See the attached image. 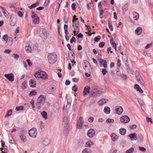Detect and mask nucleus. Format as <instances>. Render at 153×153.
I'll list each match as a JSON object with an SVG mask.
<instances>
[{
    "mask_svg": "<svg viewBox=\"0 0 153 153\" xmlns=\"http://www.w3.org/2000/svg\"><path fill=\"white\" fill-rule=\"evenodd\" d=\"M47 58L49 62L51 64L54 63L57 59V55L55 52L48 53Z\"/></svg>",
    "mask_w": 153,
    "mask_h": 153,
    "instance_id": "obj_1",
    "label": "nucleus"
},
{
    "mask_svg": "<svg viewBox=\"0 0 153 153\" xmlns=\"http://www.w3.org/2000/svg\"><path fill=\"white\" fill-rule=\"evenodd\" d=\"M62 123L64 126V128L63 129V134L64 135L66 136L68 134L69 126L68 120L67 117L65 116L63 117Z\"/></svg>",
    "mask_w": 153,
    "mask_h": 153,
    "instance_id": "obj_2",
    "label": "nucleus"
},
{
    "mask_svg": "<svg viewBox=\"0 0 153 153\" xmlns=\"http://www.w3.org/2000/svg\"><path fill=\"white\" fill-rule=\"evenodd\" d=\"M34 76L36 78H41L45 80L48 78V75L44 71L36 72Z\"/></svg>",
    "mask_w": 153,
    "mask_h": 153,
    "instance_id": "obj_3",
    "label": "nucleus"
},
{
    "mask_svg": "<svg viewBox=\"0 0 153 153\" xmlns=\"http://www.w3.org/2000/svg\"><path fill=\"white\" fill-rule=\"evenodd\" d=\"M73 26L74 30L73 32L74 35H76L79 32V22L78 20L74 21H72Z\"/></svg>",
    "mask_w": 153,
    "mask_h": 153,
    "instance_id": "obj_4",
    "label": "nucleus"
},
{
    "mask_svg": "<svg viewBox=\"0 0 153 153\" xmlns=\"http://www.w3.org/2000/svg\"><path fill=\"white\" fill-rule=\"evenodd\" d=\"M31 16L33 19V24L36 25L39 23L40 19L34 12L32 11Z\"/></svg>",
    "mask_w": 153,
    "mask_h": 153,
    "instance_id": "obj_5",
    "label": "nucleus"
},
{
    "mask_svg": "<svg viewBox=\"0 0 153 153\" xmlns=\"http://www.w3.org/2000/svg\"><path fill=\"white\" fill-rule=\"evenodd\" d=\"M37 134V131L36 128H33L29 131V135L32 138H36Z\"/></svg>",
    "mask_w": 153,
    "mask_h": 153,
    "instance_id": "obj_6",
    "label": "nucleus"
},
{
    "mask_svg": "<svg viewBox=\"0 0 153 153\" xmlns=\"http://www.w3.org/2000/svg\"><path fill=\"white\" fill-rule=\"evenodd\" d=\"M120 121L124 123H128L130 121L129 117L126 115L120 117Z\"/></svg>",
    "mask_w": 153,
    "mask_h": 153,
    "instance_id": "obj_7",
    "label": "nucleus"
},
{
    "mask_svg": "<svg viewBox=\"0 0 153 153\" xmlns=\"http://www.w3.org/2000/svg\"><path fill=\"white\" fill-rule=\"evenodd\" d=\"M83 117H80L77 121V128L79 129H81L83 126Z\"/></svg>",
    "mask_w": 153,
    "mask_h": 153,
    "instance_id": "obj_8",
    "label": "nucleus"
},
{
    "mask_svg": "<svg viewBox=\"0 0 153 153\" xmlns=\"http://www.w3.org/2000/svg\"><path fill=\"white\" fill-rule=\"evenodd\" d=\"M95 134V131L92 129H89L88 131L87 135L90 138L93 137Z\"/></svg>",
    "mask_w": 153,
    "mask_h": 153,
    "instance_id": "obj_9",
    "label": "nucleus"
},
{
    "mask_svg": "<svg viewBox=\"0 0 153 153\" xmlns=\"http://www.w3.org/2000/svg\"><path fill=\"white\" fill-rule=\"evenodd\" d=\"M4 76L7 79L11 82H13L14 81V75L13 74L10 73V74H5Z\"/></svg>",
    "mask_w": 153,
    "mask_h": 153,
    "instance_id": "obj_10",
    "label": "nucleus"
},
{
    "mask_svg": "<svg viewBox=\"0 0 153 153\" xmlns=\"http://www.w3.org/2000/svg\"><path fill=\"white\" fill-rule=\"evenodd\" d=\"M25 132L22 131V132L20 133L19 135V137L21 140L23 142H26L27 140V138L25 136Z\"/></svg>",
    "mask_w": 153,
    "mask_h": 153,
    "instance_id": "obj_11",
    "label": "nucleus"
},
{
    "mask_svg": "<svg viewBox=\"0 0 153 153\" xmlns=\"http://www.w3.org/2000/svg\"><path fill=\"white\" fill-rule=\"evenodd\" d=\"M108 37L110 38V43L113 48L115 49V50H116L117 45L115 43V42L113 39V37H110L109 36H108Z\"/></svg>",
    "mask_w": 153,
    "mask_h": 153,
    "instance_id": "obj_12",
    "label": "nucleus"
},
{
    "mask_svg": "<svg viewBox=\"0 0 153 153\" xmlns=\"http://www.w3.org/2000/svg\"><path fill=\"white\" fill-rule=\"evenodd\" d=\"M115 110L116 113L119 115L121 114L123 111V108L120 106L116 107Z\"/></svg>",
    "mask_w": 153,
    "mask_h": 153,
    "instance_id": "obj_13",
    "label": "nucleus"
},
{
    "mask_svg": "<svg viewBox=\"0 0 153 153\" xmlns=\"http://www.w3.org/2000/svg\"><path fill=\"white\" fill-rule=\"evenodd\" d=\"M90 88L89 86H86L85 87L83 90V96H85L86 95L88 94L89 93Z\"/></svg>",
    "mask_w": 153,
    "mask_h": 153,
    "instance_id": "obj_14",
    "label": "nucleus"
},
{
    "mask_svg": "<svg viewBox=\"0 0 153 153\" xmlns=\"http://www.w3.org/2000/svg\"><path fill=\"white\" fill-rule=\"evenodd\" d=\"M108 100L105 99H102L100 100L98 102V104L100 106H102Z\"/></svg>",
    "mask_w": 153,
    "mask_h": 153,
    "instance_id": "obj_15",
    "label": "nucleus"
},
{
    "mask_svg": "<svg viewBox=\"0 0 153 153\" xmlns=\"http://www.w3.org/2000/svg\"><path fill=\"white\" fill-rule=\"evenodd\" d=\"M134 88L137 91L139 92L140 93H142L143 91L140 87V86L137 84H135L134 86Z\"/></svg>",
    "mask_w": 153,
    "mask_h": 153,
    "instance_id": "obj_16",
    "label": "nucleus"
},
{
    "mask_svg": "<svg viewBox=\"0 0 153 153\" xmlns=\"http://www.w3.org/2000/svg\"><path fill=\"white\" fill-rule=\"evenodd\" d=\"M29 85L30 87L32 88L35 87L36 86V82L35 80L30 79L29 82Z\"/></svg>",
    "mask_w": 153,
    "mask_h": 153,
    "instance_id": "obj_17",
    "label": "nucleus"
},
{
    "mask_svg": "<svg viewBox=\"0 0 153 153\" xmlns=\"http://www.w3.org/2000/svg\"><path fill=\"white\" fill-rule=\"evenodd\" d=\"M128 137H129L130 140H135L137 139L136 134L135 133L130 134Z\"/></svg>",
    "mask_w": 153,
    "mask_h": 153,
    "instance_id": "obj_18",
    "label": "nucleus"
},
{
    "mask_svg": "<svg viewBox=\"0 0 153 153\" xmlns=\"http://www.w3.org/2000/svg\"><path fill=\"white\" fill-rule=\"evenodd\" d=\"M45 100V97L42 95H40L37 99V101L43 103Z\"/></svg>",
    "mask_w": 153,
    "mask_h": 153,
    "instance_id": "obj_19",
    "label": "nucleus"
},
{
    "mask_svg": "<svg viewBox=\"0 0 153 153\" xmlns=\"http://www.w3.org/2000/svg\"><path fill=\"white\" fill-rule=\"evenodd\" d=\"M92 92L94 93H98L99 94V88L97 86H94L92 87Z\"/></svg>",
    "mask_w": 153,
    "mask_h": 153,
    "instance_id": "obj_20",
    "label": "nucleus"
},
{
    "mask_svg": "<svg viewBox=\"0 0 153 153\" xmlns=\"http://www.w3.org/2000/svg\"><path fill=\"white\" fill-rule=\"evenodd\" d=\"M133 14L134 19L136 20H138L139 19V14L138 13L134 12L133 13Z\"/></svg>",
    "mask_w": 153,
    "mask_h": 153,
    "instance_id": "obj_21",
    "label": "nucleus"
},
{
    "mask_svg": "<svg viewBox=\"0 0 153 153\" xmlns=\"http://www.w3.org/2000/svg\"><path fill=\"white\" fill-rule=\"evenodd\" d=\"M142 32V28L140 27H138L136 29L135 32L136 34L139 35H140Z\"/></svg>",
    "mask_w": 153,
    "mask_h": 153,
    "instance_id": "obj_22",
    "label": "nucleus"
},
{
    "mask_svg": "<svg viewBox=\"0 0 153 153\" xmlns=\"http://www.w3.org/2000/svg\"><path fill=\"white\" fill-rule=\"evenodd\" d=\"M9 45L11 46L13 44V39L11 37H9L8 39L6 41Z\"/></svg>",
    "mask_w": 153,
    "mask_h": 153,
    "instance_id": "obj_23",
    "label": "nucleus"
},
{
    "mask_svg": "<svg viewBox=\"0 0 153 153\" xmlns=\"http://www.w3.org/2000/svg\"><path fill=\"white\" fill-rule=\"evenodd\" d=\"M137 81L139 82L141 84L143 85L144 84V82L141 77V76H137L136 77Z\"/></svg>",
    "mask_w": 153,
    "mask_h": 153,
    "instance_id": "obj_24",
    "label": "nucleus"
},
{
    "mask_svg": "<svg viewBox=\"0 0 153 153\" xmlns=\"http://www.w3.org/2000/svg\"><path fill=\"white\" fill-rule=\"evenodd\" d=\"M110 109L108 106H105L104 109V112L106 114H109L110 112Z\"/></svg>",
    "mask_w": 153,
    "mask_h": 153,
    "instance_id": "obj_25",
    "label": "nucleus"
},
{
    "mask_svg": "<svg viewBox=\"0 0 153 153\" xmlns=\"http://www.w3.org/2000/svg\"><path fill=\"white\" fill-rule=\"evenodd\" d=\"M42 34L44 35L43 37L44 38H46L48 36V34L46 30H43L42 31Z\"/></svg>",
    "mask_w": 153,
    "mask_h": 153,
    "instance_id": "obj_26",
    "label": "nucleus"
},
{
    "mask_svg": "<svg viewBox=\"0 0 153 153\" xmlns=\"http://www.w3.org/2000/svg\"><path fill=\"white\" fill-rule=\"evenodd\" d=\"M43 104V103L37 101L36 103V107L38 109H40L41 108Z\"/></svg>",
    "mask_w": 153,
    "mask_h": 153,
    "instance_id": "obj_27",
    "label": "nucleus"
},
{
    "mask_svg": "<svg viewBox=\"0 0 153 153\" xmlns=\"http://www.w3.org/2000/svg\"><path fill=\"white\" fill-rule=\"evenodd\" d=\"M39 4V2H36L35 3L32 4L31 5L29 6L28 7L30 8V9H32L33 8H35Z\"/></svg>",
    "mask_w": 153,
    "mask_h": 153,
    "instance_id": "obj_28",
    "label": "nucleus"
},
{
    "mask_svg": "<svg viewBox=\"0 0 153 153\" xmlns=\"http://www.w3.org/2000/svg\"><path fill=\"white\" fill-rule=\"evenodd\" d=\"M111 137L112 140L114 141L116 140L118 138V137L115 134L113 133L111 135Z\"/></svg>",
    "mask_w": 153,
    "mask_h": 153,
    "instance_id": "obj_29",
    "label": "nucleus"
},
{
    "mask_svg": "<svg viewBox=\"0 0 153 153\" xmlns=\"http://www.w3.org/2000/svg\"><path fill=\"white\" fill-rule=\"evenodd\" d=\"M16 24V20L15 19H11L10 21V25L11 26H14Z\"/></svg>",
    "mask_w": 153,
    "mask_h": 153,
    "instance_id": "obj_30",
    "label": "nucleus"
},
{
    "mask_svg": "<svg viewBox=\"0 0 153 153\" xmlns=\"http://www.w3.org/2000/svg\"><path fill=\"white\" fill-rule=\"evenodd\" d=\"M128 4H126L122 7V10L124 13L128 10Z\"/></svg>",
    "mask_w": 153,
    "mask_h": 153,
    "instance_id": "obj_31",
    "label": "nucleus"
},
{
    "mask_svg": "<svg viewBox=\"0 0 153 153\" xmlns=\"http://www.w3.org/2000/svg\"><path fill=\"white\" fill-rule=\"evenodd\" d=\"M126 129L124 128H121L119 130V133L122 135H125L126 134Z\"/></svg>",
    "mask_w": 153,
    "mask_h": 153,
    "instance_id": "obj_32",
    "label": "nucleus"
},
{
    "mask_svg": "<svg viewBox=\"0 0 153 153\" xmlns=\"http://www.w3.org/2000/svg\"><path fill=\"white\" fill-rule=\"evenodd\" d=\"M25 49L28 53H30L31 52V48L30 45L26 46L25 48Z\"/></svg>",
    "mask_w": 153,
    "mask_h": 153,
    "instance_id": "obj_33",
    "label": "nucleus"
},
{
    "mask_svg": "<svg viewBox=\"0 0 153 153\" xmlns=\"http://www.w3.org/2000/svg\"><path fill=\"white\" fill-rule=\"evenodd\" d=\"M82 153H91V151L89 149L86 148L83 150Z\"/></svg>",
    "mask_w": 153,
    "mask_h": 153,
    "instance_id": "obj_34",
    "label": "nucleus"
},
{
    "mask_svg": "<svg viewBox=\"0 0 153 153\" xmlns=\"http://www.w3.org/2000/svg\"><path fill=\"white\" fill-rule=\"evenodd\" d=\"M41 114L45 120L48 119L47 114V113L45 111H43L41 113Z\"/></svg>",
    "mask_w": 153,
    "mask_h": 153,
    "instance_id": "obj_35",
    "label": "nucleus"
},
{
    "mask_svg": "<svg viewBox=\"0 0 153 153\" xmlns=\"http://www.w3.org/2000/svg\"><path fill=\"white\" fill-rule=\"evenodd\" d=\"M36 93L37 92L36 90H33L32 91L30 92L29 94V97H32L35 96L36 94Z\"/></svg>",
    "mask_w": 153,
    "mask_h": 153,
    "instance_id": "obj_36",
    "label": "nucleus"
},
{
    "mask_svg": "<svg viewBox=\"0 0 153 153\" xmlns=\"http://www.w3.org/2000/svg\"><path fill=\"white\" fill-rule=\"evenodd\" d=\"M93 143L91 140H88L86 143V146L87 147H90L93 145Z\"/></svg>",
    "mask_w": 153,
    "mask_h": 153,
    "instance_id": "obj_37",
    "label": "nucleus"
},
{
    "mask_svg": "<svg viewBox=\"0 0 153 153\" xmlns=\"http://www.w3.org/2000/svg\"><path fill=\"white\" fill-rule=\"evenodd\" d=\"M24 106L22 105L17 106L16 107L15 110L16 111H20L23 110Z\"/></svg>",
    "mask_w": 153,
    "mask_h": 153,
    "instance_id": "obj_38",
    "label": "nucleus"
},
{
    "mask_svg": "<svg viewBox=\"0 0 153 153\" xmlns=\"http://www.w3.org/2000/svg\"><path fill=\"white\" fill-rule=\"evenodd\" d=\"M9 142L11 143H14V140L11 135H10L9 136Z\"/></svg>",
    "mask_w": 153,
    "mask_h": 153,
    "instance_id": "obj_39",
    "label": "nucleus"
},
{
    "mask_svg": "<svg viewBox=\"0 0 153 153\" xmlns=\"http://www.w3.org/2000/svg\"><path fill=\"white\" fill-rule=\"evenodd\" d=\"M27 83L24 82L22 83V87L23 89H25L27 88Z\"/></svg>",
    "mask_w": 153,
    "mask_h": 153,
    "instance_id": "obj_40",
    "label": "nucleus"
},
{
    "mask_svg": "<svg viewBox=\"0 0 153 153\" xmlns=\"http://www.w3.org/2000/svg\"><path fill=\"white\" fill-rule=\"evenodd\" d=\"M12 113V110L11 109L9 110L7 112L6 115L5 116V117L7 116H10L11 115Z\"/></svg>",
    "mask_w": 153,
    "mask_h": 153,
    "instance_id": "obj_41",
    "label": "nucleus"
},
{
    "mask_svg": "<svg viewBox=\"0 0 153 153\" xmlns=\"http://www.w3.org/2000/svg\"><path fill=\"white\" fill-rule=\"evenodd\" d=\"M70 59L71 60H74V53H71V54L70 55V54L68 55Z\"/></svg>",
    "mask_w": 153,
    "mask_h": 153,
    "instance_id": "obj_42",
    "label": "nucleus"
},
{
    "mask_svg": "<svg viewBox=\"0 0 153 153\" xmlns=\"http://www.w3.org/2000/svg\"><path fill=\"white\" fill-rule=\"evenodd\" d=\"M134 151V149L133 148H131L126 151V153H132Z\"/></svg>",
    "mask_w": 153,
    "mask_h": 153,
    "instance_id": "obj_43",
    "label": "nucleus"
},
{
    "mask_svg": "<svg viewBox=\"0 0 153 153\" xmlns=\"http://www.w3.org/2000/svg\"><path fill=\"white\" fill-rule=\"evenodd\" d=\"M114 120L113 119H111L110 118L106 120L107 123H112L114 122Z\"/></svg>",
    "mask_w": 153,
    "mask_h": 153,
    "instance_id": "obj_44",
    "label": "nucleus"
},
{
    "mask_svg": "<svg viewBox=\"0 0 153 153\" xmlns=\"http://www.w3.org/2000/svg\"><path fill=\"white\" fill-rule=\"evenodd\" d=\"M101 39L100 36H98L94 38V40L95 42H98Z\"/></svg>",
    "mask_w": 153,
    "mask_h": 153,
    "instance_id": "obj_45",
    "label": "nucleus"
},
{
    "mask_svg": "<svg viewBox=\"0 0 153 153\" xmlns=\"http://www.w3.org/2000/svg\"><path fill=\"white\" fill-rule=\"evenodd\" d=\"M102 64V66L105 68H106L107 67V62L106 60H104Z\"/></svg>",
    "mask_w": 153,
    "mask_h": 153,
    "instance_id": "obj_46",
    "label": "nucleus"
},
{
    "mask_svg": "<svg viewBox=\"0 0 153 153\" xmlns=\"http://www.w3.org/2000/svg\"><path fill=\"white\" fill-rule=\"evenodd\" d=\"M2 38L5 41H6L7 40L8 37L7 35L5 34L3 36Z\"/></svg>",
    "mask_w": 153,
    "mask_h": 153,
    "instance_id": "obj_47",
    "label": "nucleus"
},
{
    "mask_svg": "<svg viewBox=\"0 0 153 153\" xmlns=\"http://www.w3.org/2000/svg\"><path fill=\"white\" fill-rule=\"evenodd\" d=\"M76 4L75 3H73L71 5V8L72 9L74 10L75 11L76 10Z\"/></svg>",
    "mask_w": 153,
    "mask_h": 153,
    "instance_id": "obj_48",
    "label": "nucleus"
},
{
    "mask_svg": "<svg viewBox=\"0 0 153 153\" xmlns=\"http://www.w3.org/2000/svg\"><path fill=\"white\" fill-rule=\"evenodd\" d=\"M94 120V118L93 117H90L88 119V121L90 123H92Z\"/></svg>",
    "mask_w": 153,
    "mask_h": 153,
    "instance_id": "obj_49",
    "label": "nucleus"
},
{
    "mask_svg": "<svg viewBox=\"0 0 153 153\" xmlns=\"http://www.w3.org/2000/svg\"><path fill=\"white\" fill-rule=\"evenodd\" d=\"M87 28L88 29V35H89V36H90L91 35V34L90 33V32L91 31V29L90 28V27L89 26H88L87 27Z\"/></svg>",
    "mask_w": 153,
    "mask_h": 153,
    "instance_id": "obj_50",
    "label": "nucleus"
},
{
    "mask_svg": "<svg viewBox=\"0 0 153 153\" xmlns=\"http://www.w3.org/2000/svg\"><path fill=\"white\" fill-rule=\"evenodd\" d=\"M72 90L75 92H76L77 90V87L76 85H74L73 87Z\"/></svg>",
    "mask_w": 153,
    "mask_h": 153,
    "instance_id": "obj_51",
    "label": "nucleus"
},
{
    "mask_svg": "<svg viewBox=\"0 0 153 153\" xmlns=\"http://www.w3.org/2000/svg\"><path fill=\"white\" fill-rule=\"evenodd\" d=\"M108 26L111 30L112 31L113 30V27L112 25L111 24L110 22L108 23Z\"/></svg>",
    "mask_w": 153,
    "mask_h": 153,
    "instance_id": "obj_52",
    "label": "nucleus"
},
{
    "mask_svg": "<svg viewBox=\"0 0 153 153\" xmlns=\"http://www.w3.org/2000/svg\"><path fill=\"white\" fill-rule=\"evenodd\" d=\"M105 45V43L104 42H101L99 43V45L100 47L102 48Z\"/></svg>",
    "mask_w": 153,
    "mask_h": 153,
    "instance_id": "obj_53",
    "label": "nucleus"
},
{
    "mask_svg": "<svg viewBox=\"0 0 153 153\" xmlns=\"http://www.w3.org/2000/svg\"><path fill=\"white\" fill-rule=\"evenodd\" d=\"M107 72V71H106V70L105 69H103L102 70V72L103 75L104 76L106 74Z\"/></svg>",
    "mask_w": 153,
    "mask_h": 153,
    "instance_id": "obj_54",
    "label": "nucleus"
},
{
    "mask_svg": "<svg viewBox=\"0 0 153 153\" xmlns=\"http://www.w3.org/2000/svg\"><path fill=\"white\" fill-rule=\"evenodd\" d=\"M13 56L14 57V59H17L19 56V55L17 54H14L13 55Z\"/></svg>",
    "mask_w": 153,
    "mask_h": 153,
    "instance_id": "obj_55",
    "label": "nucleus"
},
{
    "mask_svg": "<svg viewBox=\"0 0 153 153\" xmlns=\"http://www.w3.org/2000/svg\"><path fill=\"white\" fill-rule=\"evenodd\" d=\"M146 120L148 122H150V123L151 124H152L153 123L152 121V119L151 118H149V117H147L146 118Z\"/></svg>",
    "mask_w": 153,
    "mask_h": 153,
    "instance_id": "obj_56",
    "label": "nucleus"
},
{
    "mask_svg": "<svg viewBox=\"0 0 153 153\" xmlns=\"http://www.w3.org/2000/svg\"><path fill=\"white\" fill-rule=\"evenodd\" d=\"M76 41V39L75 37L74 36H72V38L70 40V42L71 43H72L73 42H75Z\"/></svg>",
    "mask_w": 153,
    "mask_h": 153,
    "instance_id": "obj_57",
    "label": "nucleus"
},
{
    "mask_svg": "<svg viewBox=\"0 0 153 153\" xmlns=\"http://www.w3.org/2000/svg\"><path fill=\"white\" fill-rule=\"evenodd\" d=\"M121 78L124 80L126 79L127 78V76L125 74H123L121 76Z\"/></svg>",
    "mask_w": 153,
    "mask_h": 153,
    "instance_id": "obj_58",
    "label": "nucleus"
},
{
    "mask_svg": "<svg viewBox=\"0 0 153 153\" xmlns=\"http://www.w3.org/2000/svg\"><path fill=\"white\" fill-rule=\"evenodd\" d=\"M26 61L28 63V65L29 66H31L32 65V63L31 62H30V60L29 59H27Z\"/></svg>",
    "mask_w": 153,
    "mask_h": 153,
    "instance_id": "obj_59",
    "label": "nucleus"
},
{
    "mask_svg": "<svg viewBox=\"0 0 153 153\" xmlns=\"http://www.w3.org/2000/svg\"><path fill=\"white\" fill-rule=\"evenodd\" d=\"M137 126L136 125H131L130 126V128L131 129H134L136 128Z\"/></svg>",
    "mask_w": 153,
    "mask_h": 153,
    "instance_id": "obj_60",
    "label": "nucleus"
},
{
    "mask_svg": "<svg viewBox=\"0 0 153 153\" xmlns=\"http://www.w3.org/2000/svg\"><path fill=\"white\" fill-rule=\"evenodd\" d=\"M135 74L136 77L139 76H141L139 72L137 71H136L135 72Z\"/></svg>",
    "mask_w": 153,
    "mask_h": 153,
    "instance_id": "obj_61",
    "label": "nucleus"
},
{
    "mask_svg": "<svg viewBox=\"0 0 153 153\" xmlns=\"http://www.w3.org/2000/svg\"><path fill=\"white\" fill-rule=\"evenodd\" d=\"M18 15L20 17H22L23 16L22 12L20 11H18Z\"/></svg>",
    "mask_w": 153,
    "mask_h": 153,
    "instance_id": "obj_62",
    "label": "nucleus"
},
{
    "mask_svg": "<svg viewBox=\"0 0 153 153\" xmlns=\"http://www.w3.org/2000/svg\"><path fill=\"white\" fill-rule=\"evenodd\" d=\"M139 149L142 151H145L146 150V149L144 147H139Z\"/></svg>",
    "mask_w": 153,
    "mask_h": 153,
    "instance_id": "obj_63",
    "label": "nucleus"
},
{
    "mask_svg": "<svg viewBox=\"0 0 153 153\" xmlns=\"http://www.w3.org/2000/svg\"><path fill=\"white\" fill-rule=\"evenodd\" d=\"M50 2V0H46L45 2V5H46V6H48Z\"/></svg>",
    "mask_w": 153,
    "mask_h": 153,
    "instance_id": "obj_64",
    "label": "nucleus"
}]
</instances>
